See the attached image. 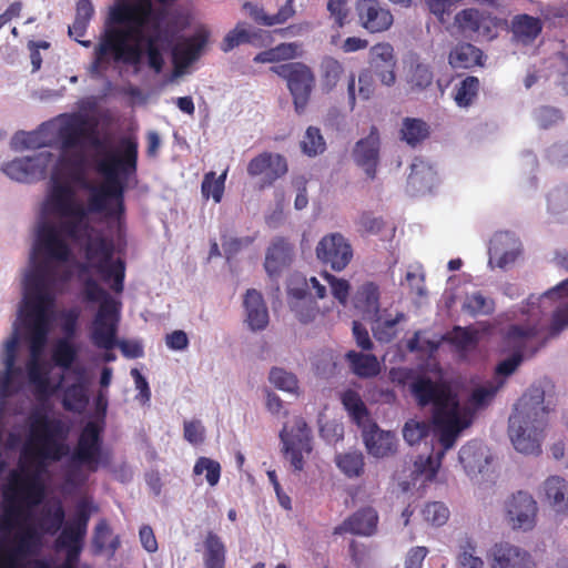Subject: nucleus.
<instances>
[{
    "mask_svg": "<svg viewBox=\"0 0 568 568\" xmlns=\"http://www.w3.org/2000/svg\"><path fill=\"white\" fill-rule=\"evenodd\" d=\"M139 160V142L133 135L119 140L118 151L109 152L99 161L97 170L105 181L100 186L87 185L90 190L88 207L77 200L73 187L55 175L51 178V186L45 199V210L64 219L60 231L73 242L85 239L83 252L85 263L110 284L114 293H122L125 280V262L113 260L114 243L102 234L91 235L92 227L88 221L89 213H104L106 217L120 221L125 213L124 193L126 180L136 175Z\"/></svg>",
    "mask_w": 568,
    "mask_h": 568,
    "instance_id": "f257e3e1",
    "label": "nucleus"
},
{
    "mask_svg": "<svg viewBox=\"0 0 568 568\" xmlns=\"http://www.w3.org/2000/svg\"><path fill=\"white\" fill-rule=\"evenodd\" d=\"M69 426L60 418H51L40 410L29 416V434L21 452L19 467L12 470L4 486L1 528L10 530L32 515L33 508L45 498L42 475L49 463L60 462L69 454L65 443Z\"/></svg>",
    "mask_w": 568,
    "mask_h": 568,
    "instance_id": "f03ea898",
    "label": "nucleus"
},
{
    "mask_svg": "<svg viewBox=\"0 0 568 568\" xmlns=\"http://www.w3.org/2000/svg\"><path fill=\"white\" fill-rule=\"evenodd\" d=\"M166 16V10L154 7L152 0H118L94 47L91 69L99 71L111 62L138 67L145 54L149 68L162 72Z\"/></svg>",
    "mask_w": 568,
    "mask_h": 568,
    "instance_id": "7ed1b4c3",
    "label": "nucleus"
},
{
    "mask_svg": "<svg viewBox=\"0 0 568 568\" xmlns=\"http://www.w3.org/2000/svg\"><path fill=\"white\" fill-rule=\"evenodd\" d=\"M412 392L420 406L433 405V423L444 453L452 448L459 433L473 422V412L460 407L458 398L445 386L422 377L412 384Z\"/></svg>",
    "mask_w": 568,
    "mask_h": 568,
    "instance_id": "20e7f679",
    "label": "nucleus"
},
{
    "mask_svg": "<svg viewBox=\"0 0 568 568\" xmlns=\"http://www.w3.org/2000/svg\"><path fill=\"white\" fill-rule=\"evenodd\" d=\"M549 408L545 405V392L532 386L517 400L509 417L508 433L516 450L526 455H539Z\"/></svg>",
    "mask_w": 568,
    "mask_h": 568,
    "instance_id": "39448f33",
    "label": "nucleus"
},
{
    "mask_svg": "<svg viewBox=\"0 0 568 568\" xmlns=\"http://www.w3.org/2000/svg\"><path fill=\"white\" fill-rule=\"evenodd\" d=\"M568 296V278L547 291L540 297L530 296L527 306L521 310L523 314L529 315L526 324H511L501 331L503 353L519 354L523 358L535 356L547 342L542 336L540 317L545 313L546 304L549 301Z\"/></svg>",
    "mask_w": 568,
    "mask_h": 568,
    "instance_id": "423d86ee",
    "label": "nucleus"
},
{
    "mask_svg": "<svg viewBox=\"0 0 568 568\" xmlns=\"http://www.w3.org/2000/svg\"><path fill=\"white\" fill-rule=\"evenodd\" d=\"M92 268L91 263H79L78 278L82 284L81 296L87 303H99L92 322L91 339L98 348L112 349L116 345L120 321V303L116 302L92 276L83 277Z\"/></svg>",
    "mask_w": 568,
    "mask_h": 568,
    "instance_id": "0eeeda50",
    "label": "nucleus"
},
{
    "mask_svg": "<svg viewBox=\"0 0 568 568\" xmlns=\"http://www.w3.org/2000/svg\"><path fill=\"white\" fill-rule=\"evenodd\" d=\"M53 271L47 261L37 262L31 256V267L23 280L22 310H49L53 297L49 293L53 281Z\"/></svg>",
    "mask_w": 568,
    "mask_h": 568,
    "instance_id": "6e6552de",
    "label": "nucleus"
},
{
    "mask_svg": "<svg viewBox=\"0 0 568 568\" xmlns=\"http://www.w3.org/2000/svg\"><path fill=\"white\" fill-rule=\"evenodd\" d=\"M271 71L286 81L295 111L302 113L315 84L312 69L303 62H287L271 67Z\"/></svg>",
    "mask_w": 568,
    "mask_h": 568,
    "instance_id": "1a4fd4ad",
    "label": "nucleus"
},
{
    "mask_svg": "<svg viewBox=\"0 0 568 568\" xmlns=\"http://www.w3.org/2000/svg\"><path fill=\"white\" fill-rule=\"evenodd\" d=\"M103 420H89L82 427L71 459L80 465H85L89 470L97 471L102 457Z\"/></svg>",
    "mask_w": 568,
    "mask_h": 568,
    "instance_id": "9d476101",
    "label": "nucleus"
},
{
    "mask_svg": "<svg viewBox=\"0 0 568 568\" xmlns=\"http://www.w3.org/2000/svg\"><path fill=\"white\" fill-rule=\"evenodd\" d=\"M505 519L514 530L529 531L537 524L538 505L532 495L518 490L504 504Z\"/></svg>",
    "mask_w": 568,
    "mask_h": 568,
    "instance_id": "9b49d317",
    "label": "nucleus"
},
{
    "mask_svg": "<svg viewBox=\"0 0 568 568\" xmlns=\"http://www.w3.org/2000/svg\"><path fill=\"white\" fill-rule=\"evenodd\" d=\"M317 258L335 272L343 271L353 257V250L339 233L325 235L316 246Z\"/></svg>",
    "mask_w": 568,
    "mask_h": 568,
    "instance_id": "f8f14e48",
    "label": "nucleus"
},
{
    "mask_svg": "<svg viewBox=\"0 0 568 568\" xmlns=\"http://www.w3.org/2000/svg\"><path fill=\"white\" fill-rule=\"evenodd\" d=\"M310 433V428L303 420H298L290 433H286L285 429L281 432L280 436L284 445L285 458L290 460L294 470L301 471L303 469V454H308L312 450Z\"/></svg>",
    "mask_w": 568,
    "mask_h": 568,
    "instance_id": "ddd939ff",
    "label": "nucleus"
},
{
    "mask_svg": "<svg viewBox=\"0 0 568 568\" xmlns=\"http://www.w3.org/2000/svg\"><path fill=\"white\" fill-rule=\"evenodd\" d=\"M58 138L63 151L82 146L84 140H90L94 146H100L101 141L97 136L94 129L89 130L88 120L81 114H72L59 128Z\"/></svg>",
    "mask_w": 568,
    "mask_h": 568,
    "instance_id": "4468645a",
    "label": "nucleus"
},
{
    "mask_svg": "<svg viewBox=\"0 0 568 568\" xmlns=\"http://www.w3.org/2000/svg\"><path fill=\"white\" fill-rule=\"evenodd\" d=\"M381 135L376 126H372L367 136L359 139L353 149L354 162L362 168L369 179H375L379 163Z\"/></svg>",
    "mask_w": 568,
    "mask_h": 568,
    "instance_id": "2eb2a0df",
    "label": "nucleus"
},
{
    "mask_svg": "<svg viewBox=\"0 0 568 568\" xmlns=\"http://www.w3.org/2000/svg\"><path fill=\"white\" fill-rule=\"evenodd\" d=\"M19 316L29 329V344L31 358H39L48 338L49 317L48 310H22Z\"/></svg>",
    "mask_w": 568,
    "mask_h": 568,
    "instance_id": "dca6fc26",
    "label": "nucleus"
},
{
    "mask_svg": "<svg viewBox=\"0 0 568 568\" xmlns=\"http://www.w3.org/2000/svg\"><path fill=\"white\" fill-rule=\"evenodd\" d=\"M286 159L272 152H263L254 156L247 164V173L251 176L263 175L262 187L271 186L280 178L287 173Z\"/></svg>",
    "mask_w": 568,
    "mask_h": 568,
    "instance_id": "f3484780",
    "label": "nucleus"
},
{
    "mask_svg": "<svg viewBox=\"0 0 568 568\" xmlns=\"http://www.w3.org/2000/svg\"><path fill=\"white\" fill-rule=\"evenodd\" d=\"M379 516L372 506L357 509L348 516L341 525L334 528V535L352 534L356 536L371 537L377 532Z\"/></svg>",
    "mask_w": 568,
    "mask_h": 568,
    "instance_id": "a211bd4d",
    "label": "nucleus"
},
{
    "mask_svg": "<svg viewBox=\"0 0 568 568\" xmlns=\"http://www.w3.org/2000/svg\"><path fill=\"white\" fill-rule=\"evenodd\" d=\"M490 568H535L528 551L507 541L495 544Z\"/></svg>",
    "mask_w": 568,
    "mask_h": 568,
    "instance_id": "6ab92c4d",
    "label": "nucleus"
},
{
    "mask_svg": "<svg viewBox=\"0 0 568 568\" xmlns=\"http://www.w3.org/2000/svg\"><path fill=\"white\" fill-rule=\"evenodd\" d=\"M356 10L362 26L369 32H382L393 23L389 10L383 8L377 0H358Z\"/></svg>",
    "mask_w": 568,
    "mask_h": 568,
    "instance_id": "aec40b11",
    "label": "nucleus"
},
{
    "mask_svg": "<svg viewBox=\"0 0 568 568\" xmlns=\"http://www.w3.org/2000/svg\"><path fill=\"white\" fill-rule=\"evenodd\" d=\"M520 254L519 241L509 232H501L494 236L489 247V263L505 268L513 264Z\"/></svg>",
    "mask_w": 568,
    "mask_h": 568,
    "instance_id": "412c9836",
    "label": "nucleus"
},
{
    "mask_svg": "<svg viewBox=\"0 0 568 568\" xmlns=\"http://www.w3.org/2000/svg\"><path fill=\"white\" fill-rule=\"evenodd\" d=\"M90 511L85 504L77 507L73 519L62 529L58 537L57 548L82 546L88 531Z\"/></svg>",
    "mask_w": 568,
    "mask_h": 568,
    "instance_id": "4be33fe9",
    "label": "nucleus"
},
{
    "mask_svg": "<svg viewBox=\"0 0 568 568\" xmlns=\"http://www.w3.org/2000/svg\"><path fill=\"white\" fill-rule=\"evenodd\" d=\"M90 511L85 504L77 507L73 519L62 529L58 537L57 548L82 546L88 531Z\"/></svg>",
    "mask_w": 568,
    "mask_h": 568,
    "instance_id": "5701e85b",
    "label": "nucleus"
},
{
    "mask_svg": "<svg viewBox=\"0 0 568 568\" xmlns=\"http://www.w3.org/2000/svg\"><path fill=\"white\" fill-rule=\"evenodd\" d=\"M365 447L374 457H386L396 450V436L379 429L376 423H368L362 430Z\"/></svg>",
    "mask_w": 568,
    "mask_h": 568,
    "instance_id": "b1692460",
    "label": "nucleus"
},
{
    "mask_svg": "<svg viewBox=\"0 0 568 568\" xmlns=\"http://www.w3.org/2000/svg\"><path fill=\"white\" fill-rule=\"evenodd\" d=\"M37 246H41L49 258L59 262H67L71 255V250L61 239L58 229L48 223L38 229Z\"/></svg>",
    "mask_w": 568,
    "mask_h": 568,
    "instance_id": "393cba45",
    "label": "nucleus"
},
{
    "mask_svg": "<svg viewBox=\"0 0 568 568\" xmlns=\"http://www.w3.org/2000/svg\"><path fill=\"white\" fill-rule=\"evenodd\" d=\"M458 459L466 474L473 477L485 471L491 462V456L481 442L471 440L460 448Z\"/></svg>",
    "mask_w": 568,
    "mask_h": 568,
    "instance_id": "a878e982",
    "label": "nucleus"
},
{
    "mask_svg": "<svg viewBox=\"0 0 568 568\" xmlns=\"http://www.w3.org/2000/svg\"><path fill=\"white\" fill-rule=\"evenodd\" d=\"M544 503L557 515H568V481L560 476L548 477L542 485Z\"/></svg>",
    "mask_w": 568,
    "mask_h": 568,
    "instance_id": "bb28decb",
    "label": "nucleus"
},
{
    "mask_svg": "<svg viewBox=\"0 0 568 568\" xmlns=\"http://www.w3.org/2000/svg\"><path fill=\"white\" fill-rule=\"evenodd\" d=\"M206 43L204 36L195 34L175 44L172 50V61L176 73H182L196 61Z\"/></svg>",
    "mask_w": 568,
    "mask_h": 568,
    "instance_id": "cd10ccee",
    "label": "nucleus"
},
{
    "mask_svg": "<svg viewBox=\"0 0 568 568\" xmlns=\"http://www.w3.org/2000/svg\"><path fill=\"white\" fill-rule=\"evenodd\" d=\"M246 323L252 331H263L270 322L268 310L263 295L254 290L246 291L243 300Z\"/></svg>",
    "mask_w": 568,
    "mask_h": 568,
    "instance_id": "c85d7f7f",
    "label": "nucleus"
},
{
    "mask_svg": "<svg viewBox=\"0 0 568 568\" xmlns=\"http://www.w3.org/2000/svg\"><path fill=\"white\" fill-rule=\"evenodd\" d=\"M1 170L11 180L29 183L43 173L44 164L39 158H20L3 164Z\"/></svg>",
    "mask_w": 568,
    "mask_h": 568,
    "instance_id": "c756f323",
    "label": "nucleus"
},
{
    "mask_svg": "<svg viewBox=\"0 0 568 568\" xmlns=\"http://www.w3.org/2000/svg\"><path fill=\"white\" fill-rule=\"evenodd\" d=\"M292 260V246L284 239H276L267 248L264 267L268 275H277Z\"/></svg>",
    "mask_w": 568,
    "mask_h": 568,
    "instance_id": "7c9ffc66",
    "label": "nucleus"
},
{
    "mask_svg": "<svg viewBox=\"0 0 568 568\" xmlns=\"http://www.w3.org/2000/svg\"><path fill=\"white\" fill-rule=\"evenodd\" d=\"M345 358L352 373L361 378H372L381 373V364L373 354L349 351L346 353Z\"/></svg>",
    "mask_w": 568,
    "mask_h": 568,
    "instance_id": "2f4dec72",
    "label": "nucleus"
},
{
    "mask_svg": "<svg viewBox=\"0 0 568 568\" xmlns=\"http://www.w3.org/2000/svg\"><path fill=\"white\" fill-rule=\"evenodd\" d=\"M226 548L221 537L209 531L204 539L203 562L205 568H225Z\"/></svg>",
    "mask_w": 568,
    "mask_h": 568,
    "instance_id": "473e14b6",
    "label": "nucleus"
},
{
    "mask_svg": "<svg viewBox=\"0 0 568 568\" xmlns=\"http://www.w3.org/2000/svg\"><path fill=\"white\" fill-rule=\"evenodd\" d=\"M345 73L343 63L334 57L325 55L320 63V81L324 92L333 91Z\"/></svg>",
    "mask_w": 568,
    "mask_h": 568,
    "instance_id": "72a5a7b5",
    "label": "nucleus"
},
{
    "mask_svg": "<svg viewBox=\"0 0 568 568\" xmlns=\"http://www.w3.org/2000/svg\"><path fill=\"white\" fill-rule=\"evenodd\" d=\"M341 400L351 418L359 428H362V430L365 426H367L368 423H373L369 418V413L365 403L356 390H345L342 394Z\"/></svg>",
    "mask_w": 568,
    "mask_h": 568,
    "instance_id": "f704fd0d",
    "label": "nucleus"
},
{
    "mask_svg": "<svg viewBox=\"0 0 568 568\" xmlns=\"http://www.w3.org/2000/svg\"><path fill=\"white\" fill-rule=\"evenodd\" d=\"M483 52L470 43L457 44L449 53V64L455 69L481 65Z\"/></svg>",
    "mask_w": 568,
    "mask_h": 568,
    "instance_id": "c9c22d12",
    "label": "nucleus"
},
{
    "mask_svg": "<svg viewBox=\"0 0 568 568\" xmlns=\"http://www.w3.org/2000/svg\"><path fill=\"white\" fill-rule=\"evenodd\" d=\"M511 30L516 38L527 43L534 41L540 34L542 23L539 18L519 14L513 19Z\"/></svg>",
    "mask_w": 568,
    "mask_h": 568,
    "instance_id": "e433bc0d",
    "label": "nucleus"
},
{
    "mask_svg": "<svg viewBox=\"0 0 568 568\" xmlns=\"http://www.w3.org/2000/svg\"><path fill=\"white\" fill-rule=\"evenodd\" d=\"M27 372L30 383L34 386L38 399H48L54 392L51 387L50 378L42 367L38 358H31L27 364Z\"/></svg>",
    "mask_w": 568,
    "mask_h": 568,
    "instance_id": "4c0bfd02",
    "label": "nucleus"
},
{
    "mask_svg": "<svg viewBox=\"0 0 568 568\" xmlns=\"http://www.w3.org/2000/svg\"><path fill=\"white\" fill-rule=\"evenodd\" d=\"M429 136V125L422 119L405 118L402 123L400 139L415 148Z\"/></svg>",
    "mask_w": 568,
    "mask_h": 568,
    "instance_id": "58836bf2",
    "label": "nucleus"
},
{
    "mask_svg": "<svg viewBox=\"0 0 568 568\" xmlns=\"http://www.w3.org/2000/svg\"><path fill=\"white\" fill-rule=\"evenodd\" d=\"M92 546L95 554L110 550L114 554L120 546L119 537L112 538V529L106 519H100L94 527Z\"/></svg>",
    "mask_w": 568,
    "mask_h": 568,
    "instance_id": "ea45409f",
    "label": "nucleus"
},
{
    "mask_svg": "<svg viewBox=\"0 0 568 568\" xmlns=\"http://www.w3.org/2000/svg\"><path fill=\"white\" fill-rule=\"evenodd\" d=\"M337 468L347 478H358L364 474L365 462L361 452H346L335 456Z\"/></svg>",
    "mask_w": 568,
    "mask_h": 568,
    "instance_id": "a19ab883",
    "label": "nucleus"
},
{
    "mask_svg": "<svg viewBox=\"0 0 568 568\" xmlns=\"http://www.w3.org/2000/svg\"><path fill=\"white\" fill-rule=\"evenodd\" d=\"M89 404L87 387L81 383H74L64 390L62 406L72 413H82Z\"/></svg>",
    "mask_w": 568,
    "mask_h": 568,
    "instance_id": "79ce46f5",
    "label": "nucleus"
},
{
    "mask_svg": "<svg viewBox=\"0 0 568 568\" xmlns=\"http://www.w3.org/2000/svg\"><path fill=\"white\" fill-rule=\"evenodd\" d=\"M479 80L474 75L466 77L455 88L454 100L459 108L470 106L479 92Z\"/></svg>",
    "mask_w": 568,
    "mask_h": 568,
    "instance_id": "37998d69",
    "label": "nucleus"
},
{
    "mask_svg": "<svg viewBox=\"0 0 568 568\" xmlns=\"http://www.w3.org/2000/svg\"><path fill=\"white\" fill-rule=\"evenodd\" d=\"M77 353L75 346L68 338H61L55 343L51 357L58 367L69 369L77 358Z\"/></svg>",
    "mask_w": 568,
    "mask_h": 568,
    "instance_id": "c03bdc74",
    "label": "nucleus"
},
{
    "mask_svg": "<svg viewBox=\"0 0 568 568\" xmlns=\"http://www.w3.org/2000/svg\"><path fill=\"white\" fill-rule=\"evenodd\" d=\"M379 290L373 282L363 284L355 296V306L364 311H376L378 308Z\"/></svg>",
    "mask_w": 568,
    "mask_h": 568,
    "instance_id": "a18cd8bd",
    "label": "nucleus"
},
{
    "mask_svg": "<svg viewBox=\"0 0 568 568\" xmlns=\"http://www.w3.org/2000/svg\"><path fill=\"white\" fill-rule=\"evenodd\" d=\"M434 176L435 173L429 165L425 163H413L408 175V184L417 191L429 189L433 184Z\"/></svg>",
    "mask_w": 568,
    "mask_h": 568,
    "instance_id": "49530a36",
    "label": "nucleus"
},
{
    "mask_svg": "<svg viewBox=\"0 0 568 568\" xmlns=\"http://www.w3.org/2000/svg\"><path fill=\"white\" fill-rule=\"evenodd\" d=\"M225 173L215 176L214 172H209L204 175L202 181L201 191L204 199L212 197L215 203H220L224 193Z\"/></svg>",
    "mask_w": 568,
    "mask_h": 568,
    "instance_id": "de8ad7c7",
    "label": "nucleus"
},
{
    "mask_svg": "<svg viewBox=\"0 0 568 568\" xmlns=\"http://www.w3.org/2000/svg\"><path fill=\"white\" fill-rule=\"evenodd\" d=\"M457 562L463 568H483L484 561L476 556V545L474 541L465 537L459 544V554Z\"/></svg>",
    "mask_w": 568,
    "mask_h": 568,
    "instance_id": "09e8293b",
    "label": "nucleus"
},
{
    "mask_svg": "<svg viewBox=\"0 0 568 568\" xmlns=\"http://www.w3.org/2000/svg\"><path fill=\"white\" fill-rule=\"evenodd\" d=\"M290 307L298 321L304 324L313 322L320 312L318 305L312 296L290 302Z\"/></svg>",
    "mask_w": 568,
    "mask_h": 568,
    "instance_id": "8fccbe9b",
    "label": "nucleus"
},
{
    "mask_svg": "<svg viewBox=\"0 0 568 568\" xmlns=\"http://www.w3.org/2000/svg\"><path fill=\"white\" fill-rule=\"evenodd\" d=\"M241 44H250V28L243 22H239L226 33L221 43V50L229 52Z\"/></svg>",
    "mask_w": 568,
    "mask_h": 568,
    "instance_id": "3c124183",
    "label": "nucleus"
},
{
    "mask_svg": "<svg viewBox=\"0 0 568 568\" xmlns=\"http://www.w3.org/2000/svg\"><path fill=\"white\" fill-rule=\"evenodd\" d=\"M204 471L207 484L212 487L216 486L221 477L220 463L209 457H199L195 462L193 473L195 475H201Z\"/></svg>",
    "mask_w": 568,
    "mask_h": 568,
    "instance_id": "603ef678",
    "label": "nucleus"
},
{
    "mask_svg": "<svg viewBox=\"0 0 568 568\" xmlns=\"http://www.w3.org/2000/svg\"><path fill=\"white\" fill-rule=\"evenodd\" d=\"M464 307L471 315H490L495 311V302L480 292H476L467 297Z\"/></svg>",
    "mask_w": 568,
    "mask_h": 568,
    "instance_id": "864d4df0",
    "label": "nucleus"
},
{
    "mask_svg": "<svg viewBox=\"0 0 568 568\" xmlns=\"http://www.w3.org/2000/svg\"><path fill=\"white\" fill-rule=\"evenodd\" d=\"M301 146L303 152L310 156L322 153L325 150V141L321 134L320 129L315 126L307 128L301 142Z\"/></svg>",
    "mask_w": 568,
    "mask_h": 568,
    "instance_id": "5fc2aeb1",
    "label": "nucleus"
},
{
    "mask_svg": "<svg viewBox=\"0 0 568 568\" xmlns=\"http://www.w3.org/2000/svg\"><path fill=\"white\" fill-rule=\"evenodd\" d=\"M430 430V425L427 422H418L410 419L405 423L403 428L404 439L409 445L418 444L423 438L427 437Z\"/></svg>",
    "mask_w": 568,
    "mask_h": 568,
    "instance_id": "6e6d98bb",
    "label": "nucleus"
},
{
    "mask_svg": "<svg viewBox=\"0 0 568 568\" xmlns=\"http://www.w3.org/2000/svg\"><path fill=\"white\" fill-rule=\"evenodd\" d=\"M422 514L424 519L434 526H443L449 518V509L440 501L426 504Z\"/></svg>",
    "mask_w": 568,
    "mask_h": 568,
    "instance_id": "4d7b16f0",
    "label": "nucleus"
},
{
    "mask_svg": "<svg viewBox=\"0 0 568 568\" xmlns=\"http://www.w3.org/2000/svg\"><path fill=\"white\" fill-rule=\"evenodd\" d=\"M270 382L278 389L293 393L297 389V378L294 374L282 368H273L270 372Z\"/></svg>",
    "mask_w": 568,
    "mask_h": 568,
    "instance_id": "13d9d810",
    "label": "nucleus"
},
{
    "mask_svg": "<svg viewBox=\"0 0 568 568\" xmlns=\"http://www.w3.org/2000/svg\"><path fill=\"white\" fill-rule=\"evenodd\" d=\"M323 277L329 284L331 291H332V295L342 305H346L348 296H349V291H351V285L348 283V281H346L344 278H338L335 275L329 274L327 272L323 273Z\"/></svg>",
    "mask_w": 568,
    "mask_h": 568,
    "instance_id": "bf43d9fd",
    "label": "nucleus"
},
{
    "mask_svg": "<svg viewBox=\"0 0 568 568\" xmlns=\"http://www.w3.org/2000/svg\"><path fill=\"white\" fill-rule=\"evenodd\" d=\"M287 296L288 303L311 296L308 293V281L301 274L292 275L287 283Z\"/></svg>",
    "mask_w": 568,
    "mask_h": 568,
    "instance_id": "052dcab7",
    "label": "nucleus"
},
{
    "mask_svg": "<svg viewBox=\"0 0 568 568\" xmlns=\"http://www.w3.org/2000/svg\"><path fill=\"white\" fill-rule=\"evenodd\" d=\"M22 375V369L19 366L12 368L4 367V372L0 376V400H6L13 395L18 389L13 387V379Z\"/></svg>",
    "mask_w": 568,
    "mask_h": 568,
    "instance_id": "680f3d73",
    "label": "nucleus"
},
{
    "mask_svg": "<svg viewBox=\"0 0 568 568\" xmlns=\"http://www.w3.org/2000/svg\"><path fill=\"white\" fill-rule=\"evenodd\" d=\"M535 120L541 129H549L562 120V114L556 108L540 106L535 111Z\"/></svg>",
    "mask_w": 568,
    "mask_h": 568,
    "instance_id": "e2e57ef3",
    "label": "nucleus"
},
{
    "mask_svg": "<svg viewBox=\"0 0 568 568\" xmlns=\"http://www.w3.org/2000/svg\"><path fill=\"white\" fill-rule=\"evenodd\" d=\"M254 241L255 236L233 237L223 235L222 247L227 258H230L240 253L243 248L250 246Z\"/></svg>",
    "mask_w": 568,
    "mask_h": 568,
    "instance_id": "0e129e2a",
    "label": "nucleus"
},
{
    "mask_svg": "<svg viewBox=\"0 0 568 568\" xmlns=\"http://www.w3.org/2000/svg\"><path fill=\"white\" fill-rule=\"evenodd\" d=\"M409 82L413 88L424 90L433 83V72L426 64L418 63L412 70Z\"/></svg>",
    "mask_w": 568,
    "mask_h": 568,
    "instance_id": "69168bd1",
    "label": "nucleus"
},
{
    "mask_svg": "<svg viewBox=\"0 0 568 568\" xmlns=\"http://www.w3.org/2000/svg\"><path fill=\"white\" fill-rule=\"evenodd\" d=\"M455 20L463 29L477 32L480 29L481 14L476 9H464L456 14Z\"/></svg>",
    "mask_w": 568,
    "mask_h": 568,
    "instance_id": "338daca9",
    "label": "nucleus"
},
{
    "mask_svg": "<svg viewBox=\"0 0 568 568\" xmlns=\"http://www.w3.org/2000/svg\"><path fill=\"white\" fill-rule=\"evenodd\" d=\"M65 518V513L62 506L55 507L52 511H49L42 521V530L49 535L57 534Z\"/></svg>",
    "mask_w": 568,
    "mask_h": 568,
    "instance_id": "774afa93",
    "label": "nucleus"
}]
</instances>
